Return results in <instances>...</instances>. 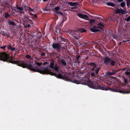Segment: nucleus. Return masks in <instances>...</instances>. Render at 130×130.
<instances>
[{
    "mask_svg": "<svg viewBox=\"0 0 130 130\" xmlns=\"http://www.w3.org/2000/svg\"><path fill=\"white\" fill-rule=\"evenodd\" d=\"M24 63L23 68H26L32 71L39 72L41 74H50L58 78L62 79L67 81H69L70 80V79L67 77L62 76L60 74H57L49 71L47 67H41L39 69L36 66H34L31 62L29 61H24Z\"/></svg>",
    "mask_w": 130,
    "mask_h": 130,
    "instance_id": "1",
    "label": "nucleus"
},
{
    "mask_svg": "<svg viewBox=\"0 0 130 130\" xmlns=\"http://www.w3.org/2000/svg\"><path fill=\"white\" fill-rule=\"evenodd\" d=\"M71 82L76 84H81L85 85H87L91 88L95 89H99L102 90H107L108 88L105 87L103 85H100L97 82H92L90 81L89 78L87 76H85L81 79L80 80H75L72 81V80L70 79Z\"/></svg>",
    "mask_w": 130,
    "mask_h": 130,
    "instance_id": "2",
    "label": "nucleus"
},
{
    "mask_svg": "<svg viewBox=\"0 0 130 130\" xmlns=\"http://www.w3.org/2000/svg\"><path fill=\"white\" fill-rule=\"evenodd\" d=\"M9 55L5 52L0 53V60L6 61L7 62H10L14 64H16L18 66L23 67L24 63V61H21L19 60L13 61L12 60L13 57H11L9 59Z\"/></svg>",
    "mask_w": 130,
    "mask_h": 130,
    "instance_id": "3",
    "label": "nucleus"
},
{
    "mask_svg": "<svg viewBox=\"0 0 130 130\" xmlns=\"http://www.w3.org/2000/svg\"><path fill=\"white\" fill-rule=\"evenodd\" d=\"M88 64L91 67L90 71L91 76L94 77L98 75L100 68L97 67L96 64L94 63H89Z\"/></svg>",
    "mask_w": 130,
    "mask_h": 130,
    "instance_id": "4",
    "label": "nucleus"
},
{
    "mask_svg": "<svg viewBox=\"0 0 130 130\" xmlns=\"http://www.w3.org/2000/svg\"><path fill=\"white\" fill-rule=\"evenodd\" d=\"M116 61L113 60L112 59L109 58L108 57H105L104 59V63L106 66L109 65L114 66H115Z\"/></svg>",
    "mask_w": 130,
    "mask_h": 130,
    "instance_id": "5",
    "label": "nucleus"
},
{
    "mask_svg": "<svg viewBox=\"0 0 130 130\" xmlns=\"http://www.w3.org/2000/svg\"><path fill=\"white\" fill-rule=\"evenodd\" d=\"M52 47L54 50H56L58 52H60L61 47V45L59 43H53L52 44Z\"/></svg>",
    "mask_w": 130,
    "mask_h": 130,
    "instance_id": "6",
    "label": "nucleus"
},
{
    "mask_svg": "<svg viewBox=\"0 0 130 130\" xmlns=\"http://www.w3.org/2000/svg\"><path fill=\"white\" fill-rule=\"evenodd\" d=\"M25 5H23V7H21L17 5L16 6V9L18 10V12L20 13L24 14L25 13L24 11L26 10L25 8Z\"/></svg>",
    "mask_w": 130,
    "mask_h": 130,
    "instance_id": "7",
    "label": "nucleus"
},
{
    "mask_svg": "<svg viewBox=\"0 0 130 130\" xmlns=\"http://www.w3.org/2000/svg\"><path fill=\"white\" fill-rule=\"evenodd\" d=\"M30 21H31V20H26L23 21V24L25 28H29L31 27L30 25L31 24Z\"/></svg>",
    "mask_w": 130,
    "mask_h": 130,
    "instance_id": "8",
    "label": "nucleus"
},
{
    "mask_svg": "<svg viewBox=\"0 0 130 130\" xmlns=\"http://www.w3.org/2000/svg\"><path fill=\"white\" fill-rule=\"evenodd\" d=\"M25 8L26 10H27L29 13L31 15H33V14L31 13V12H33V13L35 12L34 9L31 8L29 5L28 6H27L25 5Z\"/></svg>",
    "mask_w": 130,
    "mask_h": 130,
    "instance_id": "9",
    "label": "nucleus"
},
{
    "mask_svg": "<svg viewBox=\"0 0 130 130\" xmlns=\"http://www.w3.org/2000/svg\"><path fill=\"white\" fill-rule=\"evenodd\" d=\"M41 35V32H39L37 31H34L32 32V35L34 36V37L36 36V37L38 38H39L40 37Z\"/></svg>",
    "mask_w": 130,
    "mask_h": 130,
    "instance_id": "10",
    "label": "nucleus"
},
{
    "mask_svg": "<svg viewBox=\"0 0 130 130\" xmlns=\"http://www.w3.org/2000/svg\"><path fill=\"white\" fill-rule=\"evenodd\" d=\"M65 57H62L59 61L60 62L62 67L67 65V64L66 62V60H65Z\"/></svg>",
    "mask_w": 130,
    "mask_h": 130,
    "instance_id": "11",
    "label": "nucleus"
},
{
    "mask_svg": "<svg viewBox=\"0 0 130 130\" xmlns=\"http://www.w3.org/2000/svg\"><path fill=\"white\" fill-rule=\"evenodd\" d=\"M116 14L121 13L122 14H125L126 13V11L122 9L121 8L120 9H117L115 11Z\"/></svg>",
    "mask_w": 130,
    "mask_h": 130,
    "instance_id": "12",
    "label": "nucleus"
},
{
    "mask_svg": "<svg viewBox=\"0 0 130 130\" xmlns=\"http://www.w3.org/2000/svg\"><path fill=\"white\" fill-rule=\"evenodd\" d=\"M77 15L80 18L86 20H88L89 19V17L86 14H84L81 13H79L77 14Z\"/></svg>",
    "mask_w": 130,
    "mask_h": 130,
    "instance_id": "13",
    "label": "nucleus"
},
{
    "mask_svg": "<svg viewBox=\"0 0 130 130\" xmlns=\"http://www.w3.org/2000/svg\"><path fill=\"white\" fill-rule=\"evenodd\" d=\"M88 42L87 41L83 40L81 43H79V45H82V46H85L88 45Z\"/></svg>",
    "mask_w": 130,
    "mask_h": 130,
    "instance_id": "14",
    "label": "nucleus"
},
{
    "mask_svg": "<svg viewBox=\"0 0 130 130\" xmlns=\"http://www.w3.org/2000/svg\"><path fill=\"white\" fill-rule=\"evenodd\" d=\"M97 28L96 27V26H94L93 27L91 28L90 29V30L92 32H95L98 31H100V29H97Z\"/></svg>",
    "mask_w": 130,
    "mask_h": 130,
    "instance_id": "15",
    "label": "nucleus"
},
{
    "mask_svg": "<svg viewBox=\"0 0 130 130\" xmlns=\"http://www.w3.org/2000/svg\"><path fill=\"white\" fill-rule=\"evenodd\" d=\"M7 47L9 50H10L12 52H13L15 50V48L12 46L11 44L7 45Z\"/></svg>",
    "mask_w": 130,
    "mask_h": 130,
    "instance_id": "16",
    "label": "nucleus"
},
{
    "mask_svg": "<svg viewBox=\"0 0 130 130\" xmlns=\"http://www.w3.org/2000/svg\"><path fill=\"white\" fill-rule=\"evenodd\" d=\"M7 23L8 25H11L13 26H16V24L13 20L8 19Z\"/></svg>",
    "mask_w": 130,
    "mask_h": 130,
    "instance_id": "17",
    "label": "nucleus"
},
{
    "mask_svg": "<svg viewBox=\"0 0 130 130\" xmlns=\"http://www.w3.org/2000/svg\"><path fill=\"white\" fill-rule=\"evenodd\" d=\"M111 90L113 91L116 92H118L123 94H124V90H121L117 88H114L111 89Z\"/></svg>",
    "mask_w": 130,
    "mask_h": 130,
    "instance_id": "18",
    "label": "nucleus"
},
{
    "mask_svg": "<svg viewBox=\"0 0 130 130\" xmlns=\"http://www.w3.org/2000/svg\"><path fill=\"white\" fill-rule=\"evenodd\" d=\"M77 33V32L76 31H73V32H72V34L74 35L73 36L74 38L78 40L80 38V37L78 35Z\"/></svg>",
    "mask_w": 130,
    "mask_h": 130,
    "instance_id": "19",
    "label": "nucleus"
},
{
    "mask_svg": "<svg viewBox=\"0 0 130 130\" xmlns=\"http://www.w3.org/2000/svg\"><path fill=\"white\" fill-rule=\"evenodd\" d=\"M58 64L56 63L55 64L53 68H52V69H54L56 72L59 73V68L58 67Z\"/></svg>",
    "mask_w": 130,
    "mask_h": 130,
    "instance_id": "20",
    "label": "nucleus"
},
{
    "mask_svg": "<svg viewBox=\"0 0 130 130\" xmlns=\"http://www.w3.org/2000/svg\"><path fill=\"white\" fill-rule=\"evenodd\" d=\"M96 27L97 28L102 29V28L104 27V25L101 23H99L96 25Z\"/></svg>",
    "mask_w": 130,
    "mask_h": 130,
    "instance_id": "21",
    "label": "nucleus"
},
{
    "mask_svg": "<svg viewBox=\"0 0 130 130\" xmlns=\"http://www.w3.org/2000/svg\"><path fill=\"white\" fill-rule=\"evenodd\" d=\"M116 73V72L107 71V72L106 75L107 76L113 75L115 74Z\"/></svg>",
    "mask_w": 130,
    "mask_h": 130,
    "instance_id": "22",
    "label": "nucleus"
},
{
    "mask_svg": "<svg viewBox=\"0 0 130 130\" xmlns=\"http://www.w3.org/2000/svg\"><path fill=\"white\" fill-rule=\"evenodd\" d=\"M123 79L124 82V83L123 84V86H125L126 85L128 84V80L126 79V78L124 76H123Z\"/></svg>",
    "mask_w": 130,
    "mask_h": 130,
    "instance_id": "23",
    "label": "nucleus"
},
{
    "mask_svg": "<svg viewBox=\"0 0 130 130\" xmlns=\"http://www.w3.org/2000/svg\"><path fill=\"white\" fill-rule=\"evenodd\" d=\"M78 3L77 2H69L68 4L70 6H74L77 5Z\"/></svg>",
    "mask_w": 130,
    "mask_h": 130,
    "instance_id": "24",
    "label": "nucleus"
},
{
    "mask_svg": "<svg viewBox=\"0 0 130 130\" xmlns=\"http://www.w3.org/2000/svg\"><path fill=\"white\" fill-rule=\"evenodd\" d=\"M11 15L10 14H9L8 12H6L5 13V18L6 19H8L9 17H11Z\"/></svg>",
    "mask_w": 130,
    "mask_h": 130,
    "instance_id": "25",
    "label": "nucleus"
},
{
    "mask_svg": "<svg viewBox=\"0 0 130 130\" xmlns=\"http://www.w3.org/2000/svg\"><path fill=\"white\" fill-rule=\"evenodd\" d=\"M107 5L108 6H110L113 7H115V4L111 2H108L107 3Z\"/></svg>",
    "mask_w": 130,
    "mask_h": 130,
    "instance_id": "26",
    "label": "nucleus"
},
{
    "mask_svg": "<svg viewBox=\"0 0 130 130\" xmlns=\"http://www.w3.org/2000/svg\"><path fill=\"white\" fill-rule=\"evenodd\" d=\"M89 22L90 25H93V24L95 22V21L94 20L91 19L90 20Z\"/></svg>",
    "mask_w": 130,
    "mask_h": 130,
    "instance_id": "27",
    "label": "nucleus"
},
{
    "mask_svg": "<svg viewBox=\"0 0 130 130\" xmlns=\"http://www.w3.org/2000/svg\"><path fill=\"white\" fill-rule=\"evenodd\" d=\"M55 64H54V62L53 61L51 63L50 65V67L52 69L53 68Z\"/></svg>",
    "mask_w": 130,
    "mask_h": 130,
    "instance_id": "28",
    "label": "nucleus"
},
{
    "mask_svg": "<svg viewBox=\"0 0 130 130\" xmlns=\"http://www.w3.org/2000/svg\"><path fill=\"white\" fill-rule=\"evenodd\" d=\"M125 2H122L121 3L120 6L122 7H124L125 6Z\"/></svg>",
    "mask_w": 130,
    "mask_h": 130,
    "instance_id": "29",
    "label": "nucleus"
},
{
    "mask_svg": "<svg viewBox=\"0 0 130 130\" xmlns=\"http://www.w3.org/2000/svg\"><path fill=\"white\" fill-rule=\"evenodd\" d=\"M24 17L25 18L27 19V20H30L29 18H31L28 15L26 14L24 16Z\"/></svg>",
    "mask_w": 130,
    "mask_h": 130,
    "instance_id": "30",
    "label": "nucleus"
},
{
    "mask_svg": "<svg viewBox=\"0 0 130 130\" xmlns=\"http://www.w3.org/2000/svg\"><path fill=\"white\" fill-rule=\"evenodd\" d=\"M125 73L126 75L127 76H128L130 78V72L126 71Z\"/></svg>",
    "mask_w": 130,
    "mask_h": 130,
    "instance_id": "31",
    "label": "nucleus"
},
{
    "mask_svg": "<svg viewBox=\"0 0 130 130\" xmlns=\"http://www.w3.org/2000/svg\"><path fill=\"white\" fill-rule=\"evenodd\" d=\"M35 63L39 66H41L42 64L41 63L37 62V61H35Z\"/></svg>",
    "mask_w": 130,
    "mask_h": 130,
    "instance_id": "32",
    "label": "nucleus"
},
{
    "mask_svg": "<svg viewBox=\"0 0 130 130\" xmlns=\"http://www.w3.org/2000/svg\"><path fill=\"white\" fill-rule=\"evenodd\" d=\"M80 31L82 32H86L87 31V30L86 29H79Z\"/></svg>",
    "mask_w": 130,
    "mask_h": 130,
    "instance_id": "33",
    "label": "nucleus"
},
{
    "mask_svg": "<svg viewBox=\"0 0 130 130\" xmlns=\"http://www.w3.org/2000/svg\"><path fill=\"white\" fill-rule=\"evenodd\" d=\"M58 55L59 56H57L56 58L58 59V61H59L62 57H60V54H59Z\"/></svg>",
    "mask_w": 130,
    "mask_h": 130,
    "instance_id": "34",
    "label": "nucleus"
},
{
    "mask_svg": "<svg viewBox=\"0 0 130 130\" xmlns=\"http://www.w3.org/2000/svg\"><path fill=\"white\" fill-rule=\"evenodd\" d=\"M127 5L128 7L130 6V0H126Z\"/></svg>",
    "mask_w": 130,
    "mask_h": 130,
    "instance_id": "35",
    "label": "nucleus"
},
{
    "mask_svg": "<svg viewBox=\"0 0 130 130\" xmlns=\"http://www.w3.org/2000/svg\"><path fill=\"white\" fill-rule=\"evenodd\" d=\"M60 9V7L59 6H57L55 7L54 8L55 10L56 11H56H58Z\"/></svg>",
    "mask_w": 130,
    "mask_h": 130,
    "instance_id": "36",
    "label": "nucleus"
},
{
    "mask_svg": "<svg viewBox=\"0 0 130 130\" xmlns=\"http://www.w3.org/2000/svg\"><path fill=\"white\" fill-rule=\"evenodd\" d=\"M56 13L58 15H61L63 16L62 13L60 11H56Z\"/></svg>",
    "mask_w": 130,
    "mask_h": 130,
    "instance_id": "37",
    "label": "nucleus"
},
{
    "mask_svg": "<svg viewBox=\"0 0 130 130\" xmlns=\"http://www.w3.org/2000/svg\"><path fill=\"white\" fill-rule=\"evenodd\" d=\"M45 52H40V54L42 56H44L45 55Z\"/></svg>",
    "mask_w": 130,
    "mask_h": 130,
    "instance_id": "38",
    "label": "nucleus"
},
{
    "mask_svg": "<svg viewBox=\"0 0 130 130\" xmlns=\"http://www.w3.org/2000/svg\"><path fill=\"white\" fill-rule=\"evenodd\" d=\"M7 47V45H5L3 46H1L0 47V48L3 49H4V51H5V48Z\"/></svg>",
    "mask_w": 130,
    "mask_h": 130,
    "instance_id": "39",
    "label": "nucleus"
},
{
    "mask_svg": "<svg viewBox=\"0 0 130 130\" xmlns=\"http://www.w3.org/2000/svg\"><path fill=\"white\" fill-rule=\"evenodd\" d=\"M80 57V56H79L77 57L76 58V60L78 63L80 62V61H79V59Z\"/></svg>",
    "mask_w": 130,
    "mask_h": 130,
    "instance_id": "40",
    "label": "nucleus"
},
{
    "mask_svg": "<svg viewBox=\"0 0 130 130\" xmlns=\"http://www.w3.org/2000/svg\"><path fill=\"white\" fill-rule=\"evenodd\" d=\"M129 89L130 90V87H129ZM124 94H128L130 93V90L129 91H124Z\"/></svg>",
    "mask_w": 130,
    "mask_h": 130,
    "instance_id": "41",
    "label": "nucleus"
},
{
    "mask_svg": "<svg viewBox=\"0 0 130 130\" xmlns=\"http://www.w3.org/2000/svg\"><path fill=\"white\" fill-rule=\"evenodd\" d=\"M25 57H26V58L27 59H31V56H30L29 55H26L25 56Z\"/></svg>",
    "mask_w": 130,
    "mask_h": 130,
    "instance_id": "42",
    "label": "nucleus"
},
{
    "mask_svg": "<svg viewBox=\"0 0 130 130\" xmlns=\"http://www.w3.org/2000/svg\"><path fill=\"white\" fill-rule=\"evenodd\" d=\"M32 15H33V16L32 17V18H37V15L36 14H33Z\"/></svg>",
    "mask_w": 130,
    "mask_h": 130,
    "instance_id": "43",
    "label": "nucleus"
},
{
    "mask_svg": "<svg viewBox=\"0 0 130 130\" xmlns=\"http://www.w3.org/2000/svg\"><path fill=\"white\" fill-rule=\"evenodd\" d=\"M67 19V17L65 16H63V22H64V21H65Z\"/></svg>",
    "mask_w": 130,
    "mask_h": 130,
    "instance_id": "44",
    "label": "nucleus"
},
{
    "mask_svg": "<svg viewBox=\"0 0 130 130\" xmlns=\"http://www.w3.org/2000/svg\"><path fill=\"white\" fill-rule=\"evenodd\" d=\"M126 20L127 22L129 21H130V16H129L127 18Z\"/></svg>",
    "mask_w": 130,
    "mask_h": 130,
    "instance_id": "45",
    "label": "nucleus"
},
{
    "mask_svg": "<svg viewBox=\"0 0 130 130\" xmlns=\"http://www.w3.org/2000/svg\"><path fill=\"white\" fill-rule=\"evenodd\" d=\"M48 9L47 8V7H46V8H45L44 9H43V11H48Z\"/></svg>",
    "mask_w": 130,
    "mask_h": 130,
    "instance_id": "46",
    "label": "nucleus"
},
{
    "mask_svg": "<svg viewBox=\"0 0 130 130\" xmlns=\"http://www.w3.org/2000/svg\"><path fill=\"white\" fill-rule=\"evenodd\" d=\"M126 68H123V69H122V70L123 71H125L126 70Z\"/></svg>",
    "mask_w": 130,
    "mask_h": 130,
    "instance_id": "47",
    "label": "nucleus"
},
{
    "mask_svg": "<svg viewBox=\"0 0 130 130\" xmlns=\"http://www.w3.org/2000/svg\"><path fill=\"white\" fill-rule=\"evenodd\" d=\"M118 3L121 2H122L123 0H118Z\"/></svg>",
    "mask_w": 130,
    "mask_h": 130,
    "instance_id": "48",
    "label": "nucleus"
},
{
    "mask_svg": "<svg viewBox=\"0 0 130 130\" xmlns=\"http://www.w3.org/2000/svg\"><path fill=\"white\" fill-rule=\"evenodd\" d=\"M14 20L15 21L17 22L18 23H19V21H18V20H17V19H15Z\"/></svg>",
    "mask_w": 130,
    "mask_h": 130,
    "instance_id": "49",
    "label": "nucleus"
},
{
    "mask_svg": "<svg viewBox=\"0 0 130 130\" xmlns=\"http://www.w3.org/2000/svg\"><path fill=\"white\" fill-rule=\"evenodd\" d=\"M126 71H128L130 72V69H128L127 70H126Z\"/></svg>",
    "mask_w": 130,
    "mask_h": 130,
    "instance_id": "50",
    "label": "nucleus"
},
{
    "mask_svg": "<svg viewBox=\"0 0 130 130\" xmlns=\"http://www.w3.org/2000/svg\"><path fill=\"white\" fill-rule=\"evenodd\" d=\"M35 58L36 59V60H39V59L38 58H37L36 57Z\"/></svg>",
    "mask_w": 130,
    "mask_h": 130,
    "instance_id": "51",
    "label": "nucleus"
},
{
    "mask_svg": "<svg viewBox=\"0 0 130 130\" xmlns=\"http://www.w3.org/2000/svg\"><path fill=\"white\" fill-rule=\"evenodd\" d=\"M130 41V40H128L125 41V42H128V41Z\"/></svg>",
    "mask_w": 130,
    "mask_h": 130,
    "instance_id": "52",
    "label": "nucleus"
},
{
    "mask_svg": "<svg viewBox=\"0 0 130 130\" xmlns=\"http://www.w3.org/2000/svg\"><path fill=\"white\" fill-rule=\"evenodd\" d=\"M48 0H43V1H44V2H45V1H48Z\"/></svg>",
    "mask_w": 130,
    "mask_h": 130,
    "instance_id": "53",
    "label": "nucleus"
},
{
    "mask_svg": "<svg viewBox=\"0 0 130 130\" xmlns=\"http://www.w3.org/2000/svg\"><path fill=\"white\" fill-rule=\"evenodd\" d=\"M121 44V42H120L119 43V45H120Z\"/></svg>",
    "mask_w": 130,
    "mask_h": 130,
    "instance_id": "54",
    "label": "nucleus"
},
{
    "mask_svg": "<svg viewBox=\"0 0 130 130\" xmlns=\"http://www.w3.org/2000/svg\"><path fill=\"white\" fill-rule=\"evenodd\" d=\"M75 8L74 7H73V8H71V9H75Z\"/></svg>",
    "mask_w": 130,
    "mask_h": 130,
    "instance_id": "55",
    "label": "nucleus"
},
{
    "mask_svg": "<svg viewBox=\"0 0 130 130\" xmlns=\"http://www.w3.org/2000/svg\"><path fill=\"white\" fill-rule=\"evenodd\" d=\"M7 34L6 33H5V35H6Z\"/></svg>",
    "mask_w": 130,
    "mask_h": 130,
    "instance_id": "56",
    "label": "nucleus"
},
{
    "mask_svg": "<svg viewBox=\"0 0 130 130\" xmlns=\"http://www.w3.org/2000/svg\"><path fill=\"white\" fill-rule=\"evenodd\" d=\"M88 57H87L86 58V59H87L88 58Z\"/></svg>",
    "mask_w": 130,
    "mask_h": 130,
    "instance_id": "57",
    "label": "nucleus"
}]
</instances>
